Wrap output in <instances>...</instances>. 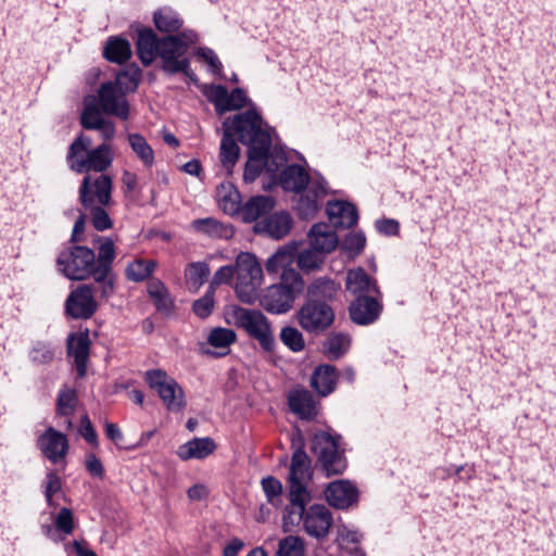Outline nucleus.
I'll list each match as a JSON object with an SVG mask.
<instances>
[{
	"instance_id": "obj_1",
	"label": "nucleus",
	"mask_w": 556,
	"mask_h": 556,
	"mask_svg": "<svg viewBox=\"0 0 556 556\" xmlns=\"http://www.w3.org/2000/svg\"><path fill=\"white\" fill-rule=\"evenodd\" d=\"M98 255L90 248L72 245L56 258L59 270L71 280L92 278L99 286L100 298L109 299L115 292L116 275L113 262L116 257L114 242L109 237H98Z\"/></svg>"
},
{
	"instance_id": "obj_2",
	"label": "nucleus",
	"mask_w": 556,
	"mask_h": 556,
	"mask_svg": "<svg viewBox=\"0 0 556 556\" xmlns=\"http://www.w3.org/2000/svg\"><path fill=\"white\" fill-rule=\"evenodd\" d=\"M230 122L239 141L248 147L249 160L244 166L243 179L245 182H253L262 173L263 161L271 148V137L263 128L262 116L254 109L225 119L226 125Z\"/></svg>"
},
{
	"instance_id": "obj_3",
	"label": "nucleus",
	"mask_w": 556,
	"mask_h": 556,
	"mask_svg": "<svg viewBox=\"0 0 556 556\" xmlns=\"http://www.w3.org/2000/svg\"><path fill=\"white\" fill-rule=\"evenodd\" d=\"M311 498V494H307V496L298 497V501H290L285 509L283 525L298 526L302 522L308 535L320 540L329 533L333 522L332 514L323 504H314L305 508Z\"/></svg>"
},
{
	"instance_id": "obj_4",
	"label": "nucleus",
	"mask_w": 556,
	"mask_h": 556,
	"mask_svg": "<svg viewBox=\"0 0 556 556\" xmlns=\"http://www.w3.org/2000/svg\"><path fill=\"white\" fill-rule=\"evenodd\" d=\"M304 290L302 276L295 269L281 273L280 282L264 290L258 299L260 305L268 313L285 314L289 312L295 298Z\"/></svg>"
},
{
	"instance_id": "obj_5",
	"label": "nucleus",
	"mask_w": 556,
	"mask_h": 556,
	"mask_svg": "<svg viewBox=\"0 0 556 556\" xmlns=\"http://www.w3.org/2000/svg\"><path fill=\"white\" fill-rule=\"evenodd\" d=\"M340 435L317 431L311 451L316 457V468L326 477L342 476L348 468L345 450L340 446Z\"/></svg>"
},
{
	"instance_id": "obj_6",
	"label": "nucleus",
	"mask_w": 556,
	"mask_h": 556,
	"mask_svg": "<svg viewBox=\"0 0 556 556\" xmlns=\"http://www.w3.org/2000/svg\"><path fill=\"white\" fill-rule=\"evenodd\" d=\"M233 325L256 340L265 352H273L276 345L271 323L258 309L236 306L231 313Z\"/></svg>"
},
{
	"instance_id": "obj_7",
	"label": "nucleus",
	"mask_w": 556,
	"mask_h": 556,
	"mask_svg": "<svg viewBox=\"0 0 556 556\" xmlns=\"http://www.w3.org/2000/svg\"><path fill=\"white\" fill-rule=\"evenodd\" d=\"M237 296L243 303H253L263 278V269L256 257L249 252L238 254L235 264Z\"/></svg>"
},
{
	"instance_id": "obj_8",
	"label": "nucleus",
	"mask_w": 556,
	"mask_h": 556,
	"mask_svg": "<svg viewBox=\"0 0 556 556\" xmlns=\"http://www.w3.org/2000/svg\"><path fill=\"white\" fill-rule=\"evenodd\" d=\"M159 58L162 61L161 68L167 75L184 74L192 83L198 81V76L191 68L190 58L185 46L172 35L161 37Z\"/></svg>"
},
{
	"instance_id": "obj_9",
	"label": "nucleus",
	"mask_w": 556,
	"mask_h": 556,
	"mask_svg": "<svg viewBox=\"0 0 556 556\" xmlns=\"http://www.w3.org/2000/svg\"><path fill=\"white\" fill-rule=\"evenodd\" d=\"M313 478L312 460L304 451V444L294 447L288 475L289 501L311 494L307 485Z\"/></svg>"
},
{
	"instance_id": "obj_10",
	"label": "nucleus",
	"mask_w": 556,
	"mask_h": 556,
	"mask_svg": "<svg viewBox=\"0 0 556 556\" xmlns=\"http://www.w3.org/2000/svg\"><path fill=\"white\" fill-rule=\"evenodd\" d=\"M295 317L299 326L304 331L319 336L332 326L336 314L331 305L305 300L298 309Z\"/></svg>"
},
{
	"instance_id": "obj_11",
	"label": "nucleus",
	"mask_w": 556,
	"mask_h": 556,
	"mask_svg": "<svg viewBox=\"0 0 556 556\" xmlns=\"http://www.w3.org/2000/svg\"><path fill=\"white\" fill-rule=\"evenodd\" d=\"M146 381L151 389L157 392L168 410L177 413L186 407L187 402L182 388L175 379L168 377L164 370H148Z\"/></svg>"
},
{
	"instance_id": "obj_12",
	"label": "nucleus",
	"mask_w": 556,
	"mask_h": 556,
	"mask_svg": "<svg viewBox=\"0 0 556 556\" xmlns=\"http://www.w3.org/2000/svg\"><path fill=\"white\" fill-rule=\"evenodd\" d=\"M112 178L109 175H87L79 187V201L84 208L101 205L108 206L112 202Z\"/></svg>"
},
{
	"instance_id": "obj_13",
	"label": "nucleus",
	"mask_w": 556,
	"mask_h": 556,
	"mask_svg": "<svg viewBox=\"0 0 556 556\" xmlns=\"http://www.w3.org/2000/svg\"><path fill=\"white\" fill-rule=\"evenodd\" d=\"M96 293L100 291L94 281L79 285L68 294L65 301V313L73 319H89L98 309Z\"/></svg>"
},
{
	"instance_id": "obj_14",
	"label": "nucleus",
	"mask_w": 556,
	"mask_h": 556,
	"mask_svg": "<svg viewBox=\"0 0 556 556\" xmlns=\"http://www.w3.org/2000/svg\"><path fill=\"white\" fill-rule=\"evenodd\" d=\"M203 94L214 104L217 114L240 110L248 103V97L242 88H235L231 92L222 85H205Z\"/></svg>"
},
{
	"instance_id": "obj_15",
	"label": "nucleus",
	"mask_w": 556,
	"mask_h": 556,
	"mask_svg": "<svg viewBox=\"0 0 556 556\" xmlns=\"http://www.w3.org/2000/svg\"><path fill=\"white\" fill-rule=\"evenodd\" d=\"M96 103L104 114L116 116L122 121L129 117V103L126 94L113 81L101 84Z\"/></svg>"
},
{
	"instance_id": "obj_16",
	"label": "nucleus",
	"mask_w": 556,
	"mask_h": 556,
	"mask_svg": "<svg viewBox=\"0 0 556 556\" xmlns=\"http://www.w3.org/2000/svg\"><path fill=\"white\" fill-rule=\"evenodd\" d=\"M383 311L382 293L354 298L349 305V316L358 326L376 323Z\"/></svg>"
},
{
	"instance_id": "obj_17",
	"label": "nucleus",
	"mask_w": 556,
	"mask_h": 556,
	"mask_svg": "<svg viewBox=\"0 0 556 556\" xmlns=\"http://www.w3.org/2000/svg\"><path fill=\"white\" fill-rule=\"evenodd\" d=\"M102 113L96 103V98L86 99L80 115V125L87 130H98L101 137L109 141L115 136V125L113 122L105 119Z\"/></svg>"
},
{
	"instance_id": "obj_18",
	"label": "nucleus",
	"mask_w": 556,
	"mask_h": 556,
	"mask_svg": "<svg viewBox=\"0 0 556 556\" xmlns=\"http://www.w3.org/2000/svg\"><path fill=\"white\" fill-rule=\"evenodd\" d=\"M38 447L42 455L48 458L52 464H58L68 453L70 443L66 434L49 427L38 438Z\"/></svg>"
},
{
	"instance_id": "obj_19",
	"label": "nucleus",
	"mask_w": 556,
	"mask_h": 556,
	"mask_svg": "<svg viewBox=\"0 0 556 556\" xmlns=\"http://www.w3.org/2000/svg\"><path fill=\"white\" fill-rule=\"evenodd\" d=\"M90 344L91 341L87 329L70 333L66 340L67 356L73 358V364L79 378H84L87 374Z\"/></svg>"
},
{
	"instance_id": "obj_20",
	"label": "nucleus",
	"mask_w": 556,
	"mask_h": 556,
	"mask_svg": "<svg viewBox=\"0 0 556 556\" xmlns=\"http://www.w3.org/2000/svg\"><path fill=\"white\" fill-rule=\"evenodd\" d=\"M325 496L332 507L346 509L357 502L358 490L349 480H334L327 485Z\"/></svg>"
},
{
	"instance_id": "obj_21",
	"label": "nucleus",
	"mask_w": 556,
	"mask_h": 556,
	"mask_svg": "<svg viewBox=\"0 0 556 556\" xmlns=\"http://www.w3.org/2000/svg\"><path fill=\"white\" fill-rule=\"evenodd\" d=\"M112 161L111 147L104 142L96 149L88 151L86 157L81 156L79 162L73 163L72 170L79 174L85 170L102 173L110 167Z\"/></svg>"
},
{
	"instance_id": "obj_22",
	"label": "nucleus",
	"mask_w": 556,
	"mask_h": 556,
	"mask_svg": "<svg viewBox=\"0 0 556 556\" xmlns=\"http://www.w3.org/2000/svg\"><path fill=\"white\" fill-rule=\"evenodd\" d=\"M326 213L334 228H351L358 222L356 206L348 201H329L327 203Z\"/></svg>"
},
{
	"instance_id": "obj_23",
	"label": "nucleus",
	"mask_w": 556,
	"mask_h": 556,
	"mask_svg": "<svg viewBox=\"0 0 556 556\" xmlns=\"http://www.w3.org/2000/svg\"><path fill=\"white\" fill-rule=\"evenodd\" d=\"M161 38L151 28H141L137 33V55L144 66H150L160 55Z\"/></svg>"
},
{
	"instance_id": "obj_24",
	"label": "nucleus",
	"mask_w": 556,
	"mask_h": 556,
	"mask_svg": "<svg viewBox=\"0 0 556 556\" xmlns=\"http://www.w3.org/2000/svg\"><path fill=\"white\" fill-rule=\"evenodd\" d=\"M288 405L290 410L303 420H313L317 415L314 395L308 390L295 389L290 391Z\"/></svg>"
},
{
	"instance_id": "obj_25",
	"label": "nucleus",
	"mask_w": 556,
	"mask_h": 556,
	"mask_svg": "<svg viewBox=\"0 0 556 556\" xmlns=\"http://www.w3.org/2000/svg\"><path fill=\"white\" fill-rule=\"evenodd\" d=\"M346 289L354 298L381 293L377 281L361 267L349 270L346 276Z\"/></svg>"
},
{
	"instance_id": "obj_26",
	"label": "nucleus",
	"mask_w": 556,
	"mask_h": 556,
	"mask_svg": "<svg viewBox=\"0 0 556 556\" xmlns=\"http://www.w3.org/2000/svg\"><path fill=\"white\" fill-rule=\"evenodd\" d=\"M341 287L329 278H317L306 289L305 300L313 303H331L337 300Z\"/></svg>"
},
{
	"instance_id": "obj_27",
	"label": "nucleus",
	"mask_w": 556,
	"mask_h": 556,
	"mask_svg": "<svg viewBox=\"0 0 556 556\" xmlns=\"http://www.w3.org/2000/svg\"><path fill=\"white\" fill-rule=\"evenodd\" d=\"M223 126L225 127V130L220 141L219 161L222 166L226 169L227 175H231L233 167L239 160L240 148L233 138L237 134L232 128V123L230 122L226 125L224 122Z\"/></svg>"
},
{
	"instance_id": "obj_28",
	"label": "nucleus",
	"mask_w": 556,
	"mask_h": 556,
	"mask_svg": "<svg viewBox=\"0 0 556 556\" xmlns=\"http://www.w3.org/2000/svg\"><path fill=\"white\" fill-rule=\"evenodd\" d=\"M339 372L333 365L321 364L311 376V387L320 395L327 396L336 389Z\"/></svg>"
},
{
	"instance_id": "obj_29",
	"label": "nucleus",
	"mask_w": 556,
	"mask_h": 556,
	"mask_svg": "<svg viewBox=\"0 0 556 556\" xmlns=\"http://www.w3.org/2000/svg\"><path fill=\"white\" fill-rule=\"evenodd\" d=\"M216 447L212 438H193L181 444L176 454L181 460L204 459L213 454Z\"/></svg>"
},
{
	"instance_id": "obj_30",
	"label": "nucleus",
	"mask_w": 556,
	"mask_h": 556,
	"mask_svg": "<svg viewBox=\"0 0 556 556\" xmlns=\"http://www.w3.org/2000/svg\"><path fill=\"white\" fill-rule=\"evenodd\" d=\"M309 184V175L299 164L286 166L279 175V185L285 191L301 193Z\"/></svg>"
},
{
	"instance_id": "obj_31",
	"label": "nucleus",
	"mask_w": 556,
	"mask_h": 556,
	"mask_svg": "<svg viewBox=\"0 0 556 556\" xmlns=\"http://www.w3.org/2000/svg\"><path fill=\"white\" fill-rule=\"evenodd\" d=\"M309 245L321 253L332 252L339 242L337 233L326 223L315 224L308 232Z\"/></svg>"
},
{
	"instance_id": "obj_32",
	"label": "nucleus",
	"mask_w": 556,
	"mask_h": 556,
	"mask_svg": "<svg viewBox=\"0 0 556 556\" xmlns=\"http://www.w3.org/2000/svg\"><path fill=\"white\" fill-rule=\"evenodd\" d=\"M130 42L119 36H111L103 47V58L115 64H125L131 58Z\"/></svg>"
},
{
	"instance_id": "obj_33",
	"label": "nucleus",
	"mask_w": 556,
	"mask_h": 556,
	"mask_svg": "<svg viewBox=\"0 0 556 556\" xmlns=\"http://www.w3.org/2000/svg\"><path fill=\"white\" fill-rule=\"evenodd\" d=\"M147 291L156 309L165 315L174 312L175 304L166 286L160 279H151Z\"/></svg>"
},
{
	"instance_id": "obj_34",
	"label": "nucleus",
	"mask_w": 556,
	"mask_h": 556,
	"mask_svg": "<svg viewBox=\"0 0 556 556\" xmlns=\"http://www.w3.org/2000/svg\"><path fill=\"white\" fill-rule=\"evenodd\" d=\"M275 206V201L269 195H255L250 198L240 210L245 222L252 223L263 215L268 214Z\"/></svg>"
},
{
	"instance_id": "obj_35",
	"label": "nucleus",
	"mask_w": 556,
	"mask_h": 556,
	"mask_svg": "<svg viewBox=\"0 0 556 556\" xmlns=\"http://www.w3.org/2000/svg\"><path fill=\"white\" fill-rule=\"evenodd\" d=\"M194 231L203 233L210 238L230 239L233 236V229L213 217L194 219L191 223Z\"/></svg>"
},
{
	"instance_id": "obj_36",
	"label": "nucleus",
	"mask_w": 556,
	"mask_h": 556,
	"mask_svg": "<svg viewBox=\"0 0 556 556\" xmlns=\"http://www.w3.org/2000/svg\"><path fill=\"white\" fill-rule=\"evenodd\" d=\"M153 23L161 33L170 35L181 29L184 20L170 8H161L153 13Z\"/></svg>"
},
{
	"instance_id": "obj_37",
	"label": "nucleus",
	"mask_w": 556,
	"mask_h": 556,
	"mask_svg": "<svg viewBox=\"0 0 556 556\" xmlns=\"http://www.w3.org/2000/svg\"><path fill=\"white\" fill-rule=\"evenodd\" d=\"M351 338L343 332H331L323 343V353L330 361L341 358L350 349Z\"/></svg>"
},
{
	"instance_id": "obj_38",
	"label": "nucleus",
	"mask_w": 556,
	"mask_h": 556,
	"mask_svg": "<svg viewBox=\"0 0 556 556\" xmlns=\"http://www.w3.org/2000/svg\"><path fill=\"white\" fill-rule=\"evenodd\" d=\"M78 404L77 392L71 388L61 389L56 397V415L65 417V428L68 430L73 424L71 416L74 415Z\"/></svg>"
},
{
	"instance_id": "obj_39",
	"label": "nucleus",
	"mask_w": 556,
	"mask_h": 556,
	"mask_svg": "<svg viewBox=\"0 0 556 556\" xmlns=\"http://www.w3.org/2000/svg\"><path fill=\"white\" fill-rule=\"evenodd\" d=\"M292 227V218L286 212L269 215L264 220V231L274 239H281L287 236Z\"/></svg>"
},
{
	"instance_id": "obj_40",
	"label": "nucleus",
	"mask_w": 556,
	"mask_h": 556,
	"mask_svg": "<svg viewBox=\"0 0 556 556\" xmlns=\"http://www.w3.org/2000/svg\"><path fill=\"white\" fill-rule=\"evenodd\" d=\"M218 203L222 210L229 214L235 215L240 213L241 210V195L240 192L231 185H222L217 189Z\"/></svg>"
},
{
	"instance_id": "obj_41",
	"label": "nucleus",
	"mask_w": 556,
	"mask_h": 556,
	"mask_svg": "<svg viewBox=\"0 0 556 556\" xmlns=\"http://www.w3.org/2000/svg\"><path fill=\"white\" fill-rule=\"evenodd\" d=\"M142 72L136 64H130L124 70L119 71L116 75L115 86L123 91V93L135 92L141 80Z\"/></svg>"
},
{
	"instance_id": "obj_42",
	"label": "nucleus",
	"mask_w": 556,
	"mask_h": 556,
	"mask_svg": "<svg viewBox=\"0 0 556 556\" xmlns=\"http://www.w3.org/2000/svg\"><path fill=\"white\" fill-rule=\"evenodd\" d=\"M154 260L136 258L128 264L125 270L126 278L134 282H141L148 279L156 268Z\"/></svg>"
},
{
	"instance_id": "obj_43",
	"label": "nucleus",
	"mask_w": 556,
	"mask_h": 556,
	"mask_svg": "<svg viewBox=\"0 0 556 556\" xmlns=\"http://www.w3.org/2000/svg\"><path fill=\"white\" fill-rule=\"evenodd\" d=\"M237 340V334L232 329L216 327L211 330L207 342L216 349H223L224 352L212 353L215 356H225L229 353V346Z\"/></svg>"
},
{
	"instance_id": "obj_44",
	"label": "nucleus",
	"mask_w": 556,
	"mask_h": 556,
	"mask_svg": "<svg viewBox=\"0 0 556 556\" xmlns=\"http://www.w3.org/2000/svg\"><path fill=\"white\" fill-rule=\"evenodd\" d=\"M210 275V267L205 262H193L185 269V279L188 288L198 291Z\"/></svg>"
},
{
	"instance_id": "obj_45",
	"label": "nucleus",
	"mask_w": 556,
	"mask_h": 556,
	"mask_svg": "<svg viewBox=\"0 0 556 556\" xmlns=\"http://www.w3.org/2000/svg\"><path fill=\"white\" fill-rule=\"evenodd\" d=\"M129 144L144 166L151 167L154 163V152L146 138L139 134L128 136Z\"/></svg>"
},
{
	"instance_id": "obj_46",
	"label": "nucleus",
	"mask_w": 556,
	"mask_h": 556,
	"mask_svg": "<svg viewBox=\"0 0 556 556\" xmlns=\"http://www.w3.org/2000/svg\"><path fill=\"white\" fill-rule=\"evenodd\" d=\"M280 341L292 352H301L305 348L302 332L293 326H285L279 334Z\"/></svg>"
},
{
	"instance_id": "obj_47",
	"label": "nucleus",
	"mask_w": 556,
	"mask_h": 556,
	"mask_svg": "<svg viewBox=\"0 0 556 556\" xmlns=\"http://www.w3.org/2000/svg\"><path fill=\"white\" fill-rule=\"evenodd\" d=\"M91 146V140L84 135H79L70 146L67 151V163L70 168L72 169V164L75 162H79L80 157H86L88 148Z\"/></svg>"
},
{
	"instance_id": "obj_48",
	"label": "nucleus",
	"mask_w": 556,
	"mask_h": 556,
	"mask_svg": "<svg viewBox=\"0 0 556 556\" xmlns=\"http://www.w3.org/2000/svg\"><path fill=\"white\" fill-rule=\"evenodd\" d=\"M320 251L311 249H306L301 251L296 256L298 266L305 271L314 270L320 266L323 263V256Z\"/></svg>"
},
{
	"instance_id": "obj_49",
	"label": "nucleus",
	"mask_w": 556,
	"mask_h": 556,
	"mask_svg": "<svg viewBox=\"0 0 556 556\" xmlns=\"http://www.w3.org/2000/svg\"><path fill=\"white\" fill-rule=\"evenodd\" d=\"M293 253L290 250H278L266 262L265 268L268 273H277L279 269L282 271L288 270L287 266L292 263Z\"/></svg>"
},
{
	"instance_id": "obj_50",
	"label": "nucleus",
	"mask_w": 556,
	"mask_h": 556,
	"mask_svg": "<svg viewBox=\"0 0 556 556\" xmlns=\"http://www.w3.org/2000/svg\"><path fill=\"white\" fill-rule=\"evenodd\" d=\"M29 358L35 365L50 364L54 359V350L48 343L37 342L29 351Z\"/></svg>"
},
{
	"instance_id": "obj_51",
	"label": "nucleus",
	"mask_w": 556,
	"mask_h": 556,
	"mask_svg": "<svg viewBox=\"0 0 556 556\" xmlns=\"http://www.w3.org/2000/svg\"><path fill=\"white\" fill-rule=\"evenodd\" d=\"M214 294L213 286H208L204 295L193 302L192 311L198 317L204 319L212 314L214 307Z\"/></svg>"
},
{
	"instance_id": "obj_52",
	"label": "nucleus",
	"mask_w": 556,
	"mask_h": 556,
	"mask_svg": "<svg viewBox=\"0 0 556 556\" xmlns=\"http://www.w3.org/2000/svg\"><path fill=\"white\" fill-rule=\"evenodd\" d=\"M303 542L298 536H287L279 542L278 556H303Z\"/></svg>"
},
{
	"instance_id": "obj_53",
	"label": "nucleus",
	"mask_w": 556,
	"mask_h": 556,
	"mask_svg": "<svg viewBox=\"0 0 556 556\" xmlns=\"http://www.w3.org/2000/svg\"><path fill=\"white\" fill-rule=\"evenodd\" d=\"M85 210L90 212L91 224L98 231H104L112 227V220L105 206L96 205Z\"/></svg>"
},
{
	"instance_id": "obj_54",
	"label": "nucleus",
	"mask_w": 556,
	"mask_h": 556,
	"mask_svg": "<svg viewBox=\"0 0 556 556\" xmlns=\"http://www.w3.org/2000/svg\"><path fill=\"white\" fill-rule=\"evenodd\" d=\"M366 245V238L363 232H350L342 241V248L352 255H358Z\"/></svg>"
},
{
	"instance_id": "obj_55",
	"label": "nucleus",
	"mask_w": 556,
	"mask_h": 556,
	"mask_svg": "<svg viewBox=\"0 0 556 556\" xmlns=\"http://www.w3.org/2000/svg\"><path fill=\"white\" fill-rule=\"evenodd\" d=\"M296 210L302 218L308 219L312 218L319 210V202L308 193L301 194L296 204Z\"/></svg>"
},
{
	"instance_id": "obj_56",
	"label": "nucleus",
	"mask_w": 556,
	"mask_h": 556,
	"mask_svg": "<svg viewBox=\"0 0 556 556\" xmlns=\"http://www.w3.org/2000/svg\"><path fill=\"white\" fill-rule=\"evenodd\" d=\"M55 529L66 535L72 534L74 530V516L70 508L60 509L54 520Z\"/></svg>"
},
{
	"instance_id": "obj_57",
	"label": "nucleus",
	"mask_w": 556,
	"mask_h": 556,
	"mask_svg": "<svg viewBox=\"0 0 556 556\" xmlns=\"http://www.w3.org/2000/svg\"><path fill=\"white\" fill-rule=\"evenodd\" d=\"M262 488L270 504H275L282 493L281 482L271 476L262 479Z\"/></svg>"
},
{
	"instance_id": "obj_58",
	"label": "nucleus",
	"mask_w": 556,
	"mask_h": 556,
	"mask_svg": "<svg viewBox=\"0 0 556 556\" xmlns=\"http://www.w3.org/2000/svg\"><path fill=\"white\" fill-rule=\"evenodd\" d=\"M61 479L54 471L47 473V482L45 486V496L49 506L53 505V495L61 490Z\"/></svg>"
},
{
	"instance_id": "obj_59",
	"label": "nucleus",
	"mask_w": 556,
	"mask_h": 556,
	"mask_svg": "<svg viewBox=\"0 0 556 556\" xmlns=\"http://www.w3.org/2000/svg\"><path fill=\"white\" fill-rule=\"evenodd\" d=\"M287 157L283 151L270 150L267 153L266 159H264V168L268 173H276L279 167L286 162Z\"/></svg>"
},
{
	"instance_id": "obj_60",
	"label": "nucleus",
	"mask_w": 556,
	"mask_h": 556,
	"mask_svg": "<svg viewBox=\"0 0 556 556\" xmlns=\"http://www.w3.org/2000/svg\"><path fill=\"white\" fill-rule=\"evenodd\" d=\"M85 468L89 472V475L93 478L103 479L104 477V467L102 462L96 454L89 453L86 455L85 459Z\"/></svg>"
},
{
	"instance_id": "obj_61",
	"label": "nucleus",
	"mask_w": 556,
	"mask_h": 556,
	"mask_svg": "<svg viewBox=\"0 0 556 556\" xmlns=\"http://www.w3.org/2000/svg\"><path fill=\"white\" fill-rule=\"evenodd\" d=\"M233 276H236L235 265L222 266L213 276L210 286H213V290H216V286L222 283H229Z\"/></svg>"
},
{
	"instance_id": "obj_62",
	"label": "nucleus",
	"mask_w": 556,
	"mask_h": 556,
	"mask_svg": "<svg viewBox=\"0 0 556 556\" xmlns=\"http://www.w3.org/2000/svg\"><path fill=\"white\" fill-rule=\"evenodd\" d=\"M194 54L204 60L212 68V71L214 73H219L222 71V63L220 61L218 60L217 55L215 54V52L210 49V48H198L194 52Z\"/></svg>"
},
{
	"instance_id": "obj_63",
	"label": "nucleus",
	"mask_w": 556,
	"mask_h": 556,
	"mask_svg": "<svg viewBox=\"0 0 556 556\" xmlns=\"http://www.w3.org/2000/svg\"><path fill=\"white\" fill-rule=\"evenodd\" d=\"M81 425H80V429H79V433L80 435L90 444H92L93 446H98V435H97V432L88 417L87 414H85L83 417H81V420H80Z\"/></svg>"
},
{
	"instance_id": "obj_64",
	"label": "nucleus",
	"mask_w": 556,
	"mask_h": 556,
	"mask_svg": "<svg viewBox=\"0 0 556 556\" xmlns=\"http://www.w3.org/2000/svg\"><path fill=\"white\" fill-rule=\"evenodd\" d=\"M307 193L319 202V200L328 193L327 181L324 178L314 180L309 179Z\"/></svg>"
}]
</instances>
